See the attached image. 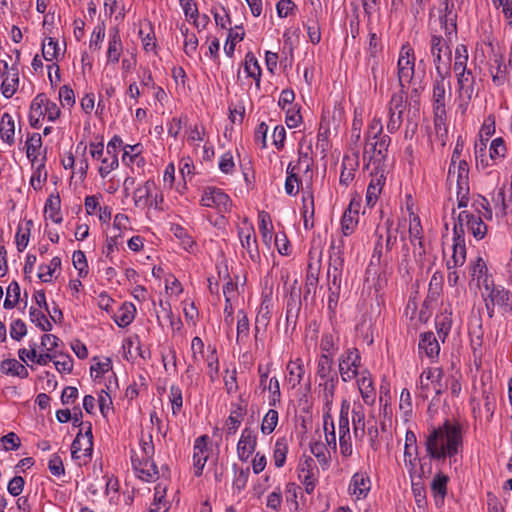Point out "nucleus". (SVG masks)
<instances>
[{"instance_id":"f257e3e1","label":"nucleus","mask_w":512,"mask_h":512,"mask_svg":"<svg viewBox=\"0 0 512 512\" xmlns=\"http://www.w3.org/2000/svg\"><path fill=\"white\" fill-rule=\"evenodd\" d=\"M462 445V433L459 425L445 421L442 426L433 428L426 437L425 446L433 459H445L455 456Z\"/></svg>"},{"instance_id":"f03ea898","label":"nucleus","mask_w":512,"mask_h":512,"mask_svg":"<svg viewBox=\"0 0 512 512\" xmlns=\"http://www.w3.org/2000/svg\"><path fill=\"white\" fill-rule=\"evenodd\" d=\"M451 75L450 67L445 66V70H439L438 75L435 76L433 81V113H434V126L435 130L439 132L442 127H445L446 122V106L451 97V83L449 77ZM447 133L446 128H444Z\"/></svg>"},{"instance_id":"7ed1b4c3","label":"nucleus","mask_w":512,"mask_h":512,"mask_svg":"<svg viewBox=\"0 0 512 512\" xmlns=\"http://www.w3.org/2000/svg\"><path fill=\"white\" fill-rule=\"evenodd\" d=\"M337 383V377L333 376L327 379L324 383V391H323V400L325 402V407L327 408L326 413L324 414V430H325V438L327 445L332 449L336 450V434H335V426L333 422V418L330 414L331 406L334 399L335 387Z\"/></svg>"},{"instance_id":"20e7f679","label":"nucleus","mask_w":512,"mask_h":512,"mask_svg":"<svg viewBox=\"0 0 512 512\" xmlns=\"http://www.w3.org/2000/svg\"><path fill=\"white\" fill-rule=\"evenodd\" d=\"M414 67V51L409 45H403L397 63V76L400 87L405 88V83L411 82L414 77Z\"/></svg>"},{"instance_id":"39448f33","label":"nucleus","mask_w":512,"mask_h":512,"mask_svg":"<svg viewBox=\"0 0 512 512\" xmlns=\"http://www.w3.org/2000/svg\"><path fill=\"white\" fill-rule=\"evenodd\" d=\"M361 357L356 348L348 349L339 362V372L344 382L350 381L358 374Z\"/></svg>"},{"instance_id":"423d86ee","label":"nucleus","mask_w":512,"mask_h":512,"mask_svg":"<svg viewBox=\"0 0 512 512\" xmlns=\"http://www.w3.org/2000/svg\"><path fill=\"white\" fill-rule=\"evenodd\" d=\"M201 203L206 207H215L219 212H228L232 205L229 196L215 187H209L204 191Z\"/></svg>"},{"instance_id":"0eeeda50","label":"nucleus","mask_w":512,"mask_h":512,"mask_svg":"<svg viewBox=\"0 0 512 512\" xmlns=\"http://www.w3.org/2000/svg\"><path fill=\"white\" fill-rule=\"evenodd\" d=\"M486 290H489L488 300L492 303V306H499L504 313H512V293L502 286H495L492 283V287L484 281Z\"/></svg>"},{"instance_id":"6e6552de","label":"nucleus","mask_w":512,"mask_h":512,"mask_svg":"<svg viewBox=\"0 0 512 512\" xmlns=\"http://www.w3.org/2000/svg\"><path fill=\"white\" fill-rule=\"evenodd\" d=\"M343 258L341 257L340 247H336L334 242L331 244L330 253V267L328 269V280L329 287H333L334 290L340 291L341 278L339 269L343 265Z\"/></svg>"},{"instance_id":"1a4fd4ad","label":"nucleus","mask_w":512,"mask_h":512,"mask_svg":"<svg viewBox=\"0 0 512 512\" xmlns=\"http://www.w3.org/2000/svg\"><path fill=\"white\" fill-rule=\"evenodd\" d=\"M444 9L441 11L440 24L444 30V35L450 38V35H457V13L454 11L455 4L453 0H444Z\"/></svg>"},{"instance_id":"9d476101","label":"nucleus","mask_w":512,"mask_h":512,"mask_svg":"<svg viewBox=\"0 0 512 512\" xmlns=\"http://www.w3.org/2000/svg\"><path fill=\"white\" fill-rule=\"evenodd\" d=\"M257 445V437L254 431L246 427L241 434L237 444V453L241 461H247L255 451Z\"/></svg>"},{"instance_id":"9b49d317","label":"nucleus","mask_w":512,"mask_h":512,"mask_svg":"<svg viewBox=\"0 0 512 512\" xmlns=\"http://www.w3.org/2000/svg\"><path fill=\"white\" fill-rule=\"evenodd\" d=\"M360 203L351 200L341 219V229L345 236L353 233L359 220Z\"/></svg>"},{"instance_id":"f8f14e48","label":"nucleus","mask_w":512,"mask_h":512,"mask_svg":"<svg viewBox=\"0 0 512 512\" xmlns=\"http://www.w3.org/2000/svg\"><path fill=\"white\" fill-rule=\"evenodd\" d=\"M459 97L469 102L475 92V79L470 70L456 72Z\"/></svg>"},{"instance_id":"ddd939ff","label":"nucleus","mask_w":512,"mask_h":512,"mask_svg":"<svg viewBox=\"0 0 512 512\" xmlns=\"http://www.w3.org/2000/svg\"><path fill=\"white\" fill-rule=\"evenodd\" d=\"M238 234L241 240V245L248 252L250 259L254 262L258 261L260 259V254L254 229L252 227L246 230L239 229Z\"/></svg>"},{"instance_id":"4468645a","label":"nucleus","mask_w":512,"mask_h":512,"mask_svg":"<svg viewBox=\"0 0 512 512\" xmlns=\"http://www.w3.org/2000/svg\"><path fill=\"white\" fill-rule=\"evenodd\" d=\"M132 465L138 472V477L144 481H150L158 474V469L153 458H143L139 460L132 457Z\"/></svg>"},{"instance_id":"2eb2a0df","label":"nucleus","mask_w":512,"mask_h":512,"mask_svg":"<svg viewBox=\"0 0 512 512\" xmlns=\"http://www.w3.org/2000/svg\"><path fill=\"white\" fill-rule=\"evenodd\" d=\"M156 188L155 183L151 180H148L144 183V185L135 189L133 198L134 203L137 207H152L153 202L151 198L153 197V190Z\"/></svg>"},{"instance_id":"dca6fc26","label":"nucleus","mask_w":512,"mask_h":512,"mask_svg":"<svg viewBox=\"0 0 512 512\" xmlns=\"http://www.w3.org/2000/svg\"><path fill=\"white\" fill-rule=\"evenodd\" d=\"M45 103H47V97L44 93L38 94L31 103L29 122L33 128H39L40 121L45 117L43 108Z\"/></svg>"},{"instance_id":"f3484780","label":"nucleus","mask_w":512,"mask_h":512,"mask_svg":"<svg viewBox=\"0 0 512 512\" xmlns=\"http://www.w3.org/2000/svg\"><path fill=\"white\" fill-rule=\"evenodd\" d=\"M389 144V136H383L380 140L376 141L366 140L363 152L364 158L367 154H376V161L381 162L386 156Z\"/></svg>"},{"instance_id":"a211bd4d","label":"nucleus","mask_w":512,"mask_h":512,"mask_svg":"<svg viewBox=\"0 0 512 512\" xmlns=\"http://www.w3.org/2000/svg\"><path fill=\"white\" fill-rule=\"evenodd\" d=\"M370 490V479L365 473H355L352 476L349 491L356 495L358 499L367 496Z\"/></svg>"},{"instance_id":"6ab92c4d","label":"nucleus","mask_w":512,"mask_h":512,"mask_svg":"<svg viewBox=\"0 0 512 512\" xmlns=\"http://www.w3.org/2000/svg\"><path fill=\"white\" fill-rule=\"evenodd\" d=\"M246 412V407L241 404H234L229 417L225 423L226 436H231L236 433L241 425L242 418Z\"/></svg>"},{"instance_id":"aec40b11","label":"nucleus","mask_w":512,"mask_h":512,"mask_svg":"<svg viewBox=\"0 0 512 512\" xmlns=\"http://www.w3.org/2000/svg\"><path fill=\"white\" fill-rule=\"evenodd\" d=\"M419 352H424L429 358L438 356L440 351L439 343L433 332H425L420 335Z\"/></svg>"},{"instance_id":"412c9836","label":"nucleus","mask_w":512,"mask_h":512,"mask_svg":"<svg viewBox=\"0 0 512 512\" xmlns=\"http://www.w3.org/2000/svg\"><path fill=\"white\" fill-rule=\"evenodd\" d=\"M19 84V71L16 65L10 68L9 74H7L1 84L2 95L5 98H11L17 91Z\"/></svg>"},{"instance_id":"4be33fe9","label":"nucleus","mask_w":512,"mask_h":512,"mask_svg":"<svg viewBox=\"0 0 512 512\" xmlns=\"http://www.w3.org/2000/svg\"><path fill=\"white\" fill-rule=\"evenodd\" d=\"M358 166V156H345L342 161V170L339 182L341 185L348 186L355 177V171Z\"/></svg>"},{"instance_id":"5701e85b","label":"nucleus","mask_w":512,"mask_h":512,"mask_svg":"<svg viewBox=\"0 0 512 512\" xmlns=\"http://www.w3.org/2000/svg\"><path fill=\"white\" fill-rule=\"evenodd\" d=\"M457 35H450V38H448L446 35L445 37H442L441 35H432L431 36V54L432 55H439V53H442L445 51V53L448 56V61L451 59V49H450V43L452 42L453 38H456ZM448 65L450 67L449 62L445 64V66Z\"/></svg>"},{"instance_id":"b1692460","label":"nucleus","mask_w":512,"mask_h":512,"mask_svg":"<svg viewBox=\"0 0 512 512\" xmlns=\"http://www.w3.org/2000/svg\"><path fill=\"white\" fill-rule=\"evenodd\" d=\"M14 134V120L9 113H4L0 122V137L5 143L12 145L14 143Z\"/></svg>"},{"instance_id":"393cba45","label":"nucleus","mask_w":512,"mask_h":512,"mask_svg":"<svg viewBox=\"0 0 512 512\" xmlns=\"http://www.w3.org/2000/svg\"><path fill=\"white\" fill-rule=\"evenodd\" d=\"M135 306L132 303H123L114 314V320L119 327L128 326L135 317Z\"/></svg>"},{"instance_id":"a878e982","label":"nucleus","mask_w":512,"mask_h":512,"mask_svg":"<svg viewBox=\"0 0 512 512\" xmlns=\"http://www.w3.org/2000/svg\"><path fill=\"white\" fill-rule=\"evenodd\" d=\"M357 383L363 401L368 405H372L375 401V390L371 377L369 375H362L357 380Z\"/></svg>"},{"instance_id":"bb28decb","label":"nucleus","mask_w":512,"mask_h":512,"mask_svg":"<svg viewBox=\"0 0 512 512\" xmlns=\"http://www.w3.org/2000/svg\"><path fill=\"white\" fill-rule=\"evenodd\" d=\"M0 369L3 373L12 376H18L22 379L28 377V371L19 361L16 359H5L1 362Z\"/></svg>"},{"instance_id":"cd10ccee","label":"nucleus","mask_w":512,"mask_h":512,"mask_svg":"<svg viewBox=\"0 0 512 512\" xmlns=\"http://www.w3.org/2000/svg\"><path fill=\"white\" fill-rule=\"evenodd\" d=\"M443 377V371L441 368H428L420 375V387L421 389H428L429 381L436 383L441 388L440 381ZM437 394L441 393V389L436 390Z\"/></svg>"},{"instance_id":"c85d7f7f","label":"nucleus","mask_w":512,"mask_h":512,"mask_svg":"<svg viewBox=\"0 0 512 512\" xmlns=\"http://www.w3.org/2000/svg\"><path fill=\"white\" fill-rule=\"evenodd\" d=\"M300 305L301 303L299 301V294H296L292 291L286 304L287 325H293V327H295L300 311Z\"/></svg>"},{"instance_id":"c756f323","label":"nucleus","mask_w":512,"mask_h":512,"mask_svg":"<svg viewBox=\"0 0 512 512\" xmlns=\"http://www.w3.org/2000/svg\"><path fill=\"white\" fill-rule=\"evenodd\" d=\"M453 181L460 190H469V166L465 160H459L457 166L455 165Z\"/></svg>"},{"instance_id":"7c9ffc66","label":"nucleus","mask_w":512,"mask_h":512,"mask_svg":"<svg viewBox=\"0 0 512 512\" xmlns=\"http://www.w3.org/2000/svg\"><path fill=\"white\" fill-rule=\"evenodd\" d=\"M287 370L289 373L288 383L291 385V388H295L301 383L305 373L302 360L290 361L287 365Z\"/></svg>"},{"instance_id":"2f4dec72","label":"nucleus","mask_w":512,"mask_h":512,"mask_svg":"<svg viewBox=\"0 0 512 512\" xmlns=\"http://www.w3.org/2000/svg\"><path fill=\"white\" fill-rule=\"evenodd\" d=\"M259 219V230L262 236L263 242L269 246L273 238V225L271 222L270 215L266 211H260L258 214Z\"/></svg>"},{"instance_id":"473e14b6","label":"nucleus","mask_w":512,"mask_h":512,"mask_svg":"<svg viewBox=\"0 0 512 512\" xmlns=\"http://www.w3.org/2000/svg\"><path fill=\"white\" fill-rule=\"evenodd\" d=\"M352 425L356 438L365 435V413L362 405L354 406L352 409Z\"/></svg>"},{"instance_id":"72a5a7b5","label":"nucleus","mask_w":512,"mask_h":512,"mask_svg":"<svg viewBox=\"0 0 512 512\" xmlns=\"http://www.w3.org/2000/svg\"><path fill=\"white\" fill-rule=\"evenodd\" d=\"M122 51V42L119 35V30L114 28L113 33L110 35L109 46L107 50L108 61L118 62Z\"/></svg>"},{"instance_id":"f704fd0d","label":"nucleus","mask_w":512,"mask_h":512,"mask_svg":"<svg viewBox=\"0 0 512 512\" xmlns=\"http://www.w3.org/2000/svg\"><path fill=\"white\" fill-rule=\"evenodd\" d=\"M286 172L285 191L288 195L294 196L298 193L299 184L301 183L297 174V166H293L292 163H289Z\"/></svg>"},{"instance_id":"c9c22d12","label":"nucleus","mask_w":512,"mask_h":512,"mask_svg":"<svg viewBox=\"0 0 512 512\" xmlns=\"http://www.w3.org/2000/svg\"><path fill=\"white\" fill-rule=\"evenodd\" d=\"M349 411H350V403L348 400L344 399L341 403L340 415L338 421V434L339 436H349L350 428H349Z\"/></svg>"},{"instance_id":"e433bc0d","label":"nucleus","mask_w":512,"mask_h":512,"mask_svg":"<svg viewBox=\"0 0 512 512\" xmlns=\"http://www.w3.org/2000/svg\"><path fill=\"white\" fill-rule=\"evenodd\" d=\"M60 202L61 201L59 195H50L45 203V213H48L49 218L57 224L62 222Z\"/></svg>"},{"instance_id":"4c0bfd02","label":"nucleus","mask_w":512,"mask_h":512,"mask_svg":"<svg viewBox=\"0 0 512 512\" xmlns=\"http://www.w3.org/2000/svg\"><path fill=\"white\" fill-rule=\"evenodd\" d=\"M448 481L449 477L441 472L435 475L431 483V491L435 498L439 497L443 501L447 494Z\"/></svg>"},{"instance_id":"58836bf2","label":"nucleus","mask_w":512,"mask_h":512,"mask_svg":"<svg viewBox=\"0 0 512 512\" xmlns=\"http://www.w3.org/2000/svg\"><path fill=\"white\" fill-rule=\"evenodd\" d=\"M466 260V247L465 243L455 242L453 244V255L452 259L447 262L448 270H451L457 266H462Z\"/></svg>"},{"instance_id":"ea45409f","label":"nucleus","mask_w":512,"mask_h":512,"mask_svg":"<svg viewBox=\"0 0 512 512\" xmlns=\"http://www.w3.org/2000/svg\"><path fill=\"white\" fill-rule=\"evenodd\" d=\"M42 146V138L39 133H33L26 141V153L28 159L34 164L37 160L38 150Z\"/></svg>"},{"instance_id":"a19ab883","label":"nucleus","mask_w":512,"mask_h":512,"mask_svg":"<svg viewBox=\"0 0 512 512\" xmlns=\"http://www.w3.org/2000/svg\"><path fill=\"white\" fill-rule=\"evenodd\" d=\"M400 91L394 93L389 102V112L403 114L407 104L406 90L400 87Z\"/></svg>"},{"instance_id":"79ce46f5","label":"nucleus","mask_w":512,"mask_h":512,"mask_svg":"<svg viewBox=\"0 0 512 512\" xmlns=\"http://www.w3.org/2000/svg\"><path fill=\"white\" fill-rule=\"evenodd\" d=\"M61 266V259L59 257L52 258L50 265H41L39 267L38 278L45 283L51 282L53 273Z\"/></svg>"},{"instance_id":"37998d69","label":"nucleus","mask_w":512,"mask_h":512,"mask_svg":"<svg viewBox=\"0 0 512 512\" xmlns=\"http://www.w3.org/2000/svg\"><path fill=\"white\" fill-rule=\"evenodd\" d=\"M467 228L478 240L483 239L487 233V226L480 216L474 215L473 217H470V222L467 224Z\"/></svg>"},{"instance_id":"c03bdc74","label":"nucleus","mask_w":512,"mask_h":512,"mask_svg":"<svg viewBox=\"0 0 512 512\" xmlns=\"http://www.w3.org/2000/svg\"><path fill=\"white\" fill-rule=\"evenodd\" d=\"M412 492L418 508L424 509L427 505L426 490L423 482L421 481V475L418 481L412 479Z\"/></svg>"},{"instance_id":"a18cd8bd","label":"nucleus","mask_w":512,"mask_h":512,"mask_svg":"<svg viewBox=\"0 0 512 512\" xmlns=\"http://www.w3.org/2000/svg\"><path fill=\"white\" fill-rule=\"evenodd\" d=\"M463 148H464V142L461 137H458L457 142L454 147V150H453V153H452L451 163H450L449 170H448L447 181L449 183L453 182V179L455 176V165H456V163L459 162V160H461L460 156L463 151Z\"/></svg>"},{"instance_id":"49530a36","label":"nucleus","mask_w":512,"mask_h":512,"mask_svg":"<svg viewBox=\"0 0 512 512\" xmlns=\"http://www.w3.org/2000/svg\"><path fill=\"white\" fill-rule=\"evenodd\" d=\"M467 61H468V50L467 46L464 44H460L455 49V62H454V71H464L467 70Z\"/></svg>"},{"instance_id":"de8ad7c7","label":"nucleus","mask_w":512,"mask_h":512,"mask_svg":"<svg viewBox=\"0 0 512 512\" xmlns=\"http://www.w3.org/2000/svg\"><path fill=\"white\" fill-rule=\"evenodd\" d=\"M45 160L46 156L44 155L41 163L38 165L31 177L30 184L35 190H40L47 180V172H43L45 168Z\"/></svg>"},{"instance_id":"09e8293b","label":"nucleus","mask_w":512,"mask_h":512,"mask_svg":"<svg viewBox=\"0 0 512 512\" xmlns=\"http://www.w3.org/2000/svg\"><path fill=\"white\" fill-rule=\"evenodd\" d=\"M278 423V412L274 409L268 410L261 424L263 434H270L274 431Z\"/></svg>"},{"instance_id":"8fccbe9b","label":"nucleus","mask_w":512,"mask_h":512,"mask_svg":"<svg viewBox=\"0 0 512 512\" xmlns=\"http://www.w3.org/2000/svg\"><path fill=\"white\" fill-rule=\"evenodd\" d=\"M332 364L333 359L326 354H322L317 364V375L321 379H329V375L332 371Z\"/></svg>"},{"instance_id":"3c124183","label":"nucleus","mask_w":512,"mask_h":512,"mask_svg":"<svg viewBox=\"0 0 512 512\" xmlns=\"http://www.w3.org/2000/svg\"><path fill=\"white\" fill-rule=\"evenodd\" d=\"M30 318L31 321L35 322L42 331L49 332L52 330V324L45 314L34 307L30 308Z\"/></svg>"},{"instance_id":"603ef678","label":"nucleus","mask_w":512,"mask_h":512,"mask_svg":"<svg viewBox=\"0 0 512 512\" xmlns=\"http://www.w3.org/2000/svg\"><path fill=\"white\" fill-rule=\"evenodd\" d=\"M288 452V447L284 439H278L275 443L274 449V463L275 466L280 468L284 465L286 460V455Z\"/></svg>"},{"instance_id":"864d4df0","label":"nucleus","mask_w":512,"mask_h":512,"mask_svg":"<svg viewBox=\"0 0 512 512\" xmlns=\"http://www.w3.org/2000/svg\"><path fill=\"white\" fill-rule=\"evenodd\" d=\"M315 463L311 457H306L299 465V478L302 481H308L315 478L314 476Z\"/></svg>"},{"instance_id":"5fc2aeb1","label":"nucleus","mask_w":512,"mask_h":512,"mask_svg":"<svg viewBox=\"0 0 512 512\" xmlns=\"http://www.w3.org/2000/svg\"><path fill=\"white\" fill-rule=\"evenodd\" d=\"M249 335V320L246 313L242 310L238 312L237 322V338L236 341L240 342L244 337Z\"/></svg>"},{"instance_id":"6e6d98bb","label":"nucleus","mask_w":512,"mask_h":512,"mask_svg":"<svg viewBox=\"0 0 512 512\" xmlns=\"http://www.w3.org/2000/svg\"><path fill=\"white\" fill-rule=\"evenodd\" d=\"M72 262L75 269L78 270L80 277L87 275L88 265L84 252H82L81 250L75 251L72 256Z\"/></svg>"},{"instance_id":"4d7b16f0","label":"nucleus","mask_w":512,"mask_h":512,"mask_svg":"<svg viewBox=\"0 0 512 512\" xmlns=\"http://www.w3.org/2000/svg\"><path fill=\"white\" fill-rule=\"evenodd\" d=\"M58 43L53 38H48L47 43L42 45V55L46 61H52L58 55Z\"/></svg>"},{"instance_id":"13d9d810","label":"nucleus","mask_w":512,"mask_h":512,"mask_svg":"<svg viewBox=\"0 0 512 512\" xmlns=\"http://www.w3.org/2000/svg\"><path fill=\"white\" fill-rule=\"evenodd\" d=\"M318 268L314 267L312 263L308 264L307 268V274H306V294L311 293L312 289L316 288V285L318 283Z\"/></svg>"},{"instance_id":"bf43d9fd","label":"nucleus","mask_w":512,"mask_h":512,"mask_svg":"<svg viewBox=\"0 0 512 512\" xmlns=\"http://www.w3.org/2000/svg\"><path fill=\"white\" fill-rule=\"evenodd\" d=\"M59 99L63 107H72L75 104L74 91L67 85L60 87Z\"/></svg>"},{"instance_id":"052dcab7","label":"nucleus","mask_w":512,"mask_h":512,"mask_svg":"<svg viewBox=\"0 0 512 512\" xmlns=\"http://www.w3.org/2000/svg\"><path fill=\"white\" fill-rule=\"evenodd\" d=\"M250 475V469L249 467H246L245 469H240L238 472H236L234 481H233V488L236 489L238 492L242 491L248 482V478Z\"/></svg>"},{"instance_id":"680f3d73","label":"nucleus","mask_w":512,"mask_h":512,"mask_svg":"<svg viewBox=\"0 0 512 512\" xmlns=\"http://www.w3.org/2000/svg\"><path fill=\"white\" fill-rule=\"evenodd\" d=\"M170 401L172 404L173 414L180 411L183 405L182 391L177 386H171L170 388Z\"/></svg>"},{"instance_id":"e2e57ef3","label":"nucleus","mask_w":512,"mask_h":512,"mask_svg":"<svg viewBox=\"0 0 512 512\" xmlns=\"http://www.w3.org/2000/svg\"><path fill=\"white\" fill-rule=\"evenodd\" d=\"M505 151L506 148L504 140L501 137L492 140L489 148V155L491 159H495L496 157H504Z\"/></svg>"},{"instance_id":"0e129e2a","label":"nucleus","mask_w":512,"mask_h":512,"mask_svg":"<svg viewBox=\"0 0 512 512\" xmlns=\"http://www.w3.org/2000/svg\"><path fill=\"white\" fill-rule=\"evenodd\" d=\"M54 365L58 372L70 373L73 369V360L68 355L60 354V359H54Z\"/></svg>"},{"instance_id":"69168bd1","label":"nucleus","mask_w":512,"mask_h":512,"mask_svg":"<svg viewBox=\"0 0 512 512\" xmlns=\"http://www.w3.org/2000/svg\"><path fill=\"white\" fill-rule=\"evenodd\" d=\"M487 271L488 269L486 263L481 257H478L470 267L471 276L473 278H477V280H480L482 277H484L487 274Z\"/></svg>"},{"instance_id":"338daca9","label":"nucleus","mask_w":512,"mask_h":512,"mask_svg":"<svg viewBox=\"0 0 512 512\" xmlns=\"http://www.w3.org/2000/svg\"><path fill=\"white\" fill-rule=\"evenodd\" d=\"M27 333L26 325L21 319L12 322L10 327V336L19 341Z\"/></svg>"},{"instance_id":"774afa93","label":"nucleus","mask_w":512,"mask_h":512,"mask_svg":"<svg viewBox=\"0 0 512 512\" xmlns=\"http://www.w3.org/2000/svg\"><path fill=\"white\" fill-rule=\"evenodd\" d=\"M24 485H25V480L23 479V477L21 476H14L8 483V492L16 497V496H19L23 489H24Z\"/></svg>"}]
</instances>
